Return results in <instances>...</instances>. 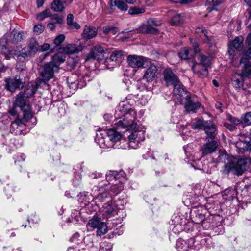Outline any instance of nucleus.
I'll return each mask as SVG.
<instances>
[{"instance_id": "39448f33", "label": "nucleus", "mask_w": 251, "mask_h": 251, "mask_svg": "<svg viewBox=\"0 0 251 251\" xmlns=\"http://www.w3.org/2000/svg\"><path fill=\"white\" fill-rule=\"evenodd\" d=\"M22 112V119L17 118L11 124L12 127H23L25 126V122H28L33 118V112L30 105H25L21 108Z\"/></svg>"}, {"instance_id": "dca6fc26", "label": "nucleus", "mask_w": 251, "mask_h": 251, "mask_svg": "<svg viewBox=\"0 0 251 251\" xmlns=\"http://www.w3.org/2000/svg\"><path fill=\"white\" fill-rule=\"evenodd\" d=\"M105 134V132L103 133L101 131H99L96 134L95 139V142L101 148L107 149L113 147V144L110 141H106Z\"/></svg>"}, {"instance_id": "4c0bfd02", "label": "nucleus", "mask_w": 251, "mask_h": 251, "mask_svg": "<svg viewBox=\"0 0 251 251\" xmlns=\"http://www.w3.org/2000/svg\"><path fill=\"white\" fill-rule=\"evenodd\" d=\"M65 2L61 0H54L51 3V8L54 11H62L64 8Z\"/></svg>"}, {"instance_id": "69168bd1", "label": "nucleus", "mask_w": 251, "mask_h": 251, "mask_svg": "<svg viewBox=\"0 0 251 251\" xmlns=\"http://www.w3.org/2000/svg\"><path fill=\"white\" fill-rule=\"evenodd\" d=\"M51 19L53 21L52 22L54 23V24L56 23L61 24L62 22V19L57 17V16H53Z\"/></svg>"}, {"instance_id": "ea45409f", "label": "nucleus", "mask_w": 251, "mask_h": 251, "mask_svg": "<svg viewBox=\"0 0 251 251\" xmlns=\"http://www.w3.org/2000/svg\"><path fill=\"white\" fill-rule=\"evenodd\" d=\"M242 126L243 127L251 125V112L244 114L241 117Z\"/></svg>"}, {"instance_id": "09e8293b", "label": "nucleus", "mask_w": 251, "mask_h": 251, "mask_svg": "<svg viewBox=\"0 0 251 251\" xmlns=\"http://www.w3.org/2000/svg\"><path fill=\"white\" fill-rule=\"evenodd\" d=\"M226 116L227 118V119L232 124L237 126L239 124L242 125V120L241 118L240 119L233 116L229 113H227L226 114Z\"/></svg>"}, {"instance_id": "a878e982", "label": "nucleus", "mask_w": 251, "mask_h": 251, "mask_svg": "<svg viewBox=\"0 0 251 251\" xmlns=\"http://www.w3.org/2000/svg\"><path fill=\"white\" fill-rule=\"evenodd\" d=\"M9 44V43H7V42H1V38L0 39V51H1V54L3 55L5 57V59L8 60L11 57V55L12 54L14 55V53L16 52L15 50L14 53H12V50H10L9 48L7 45ZM18 51V50H16Z\"/></svg>"}, {"instance_id": "680f3d73", "label": "nucleus", "mask_w": 251, "mask_h": 251, "mask_svg": "<svg viewBox=\"0 0 251 251\" xmlns=\"http://www.w3.org/2000/svg\"><path fill=\"white\" fill-rule=\"evenodd\" d=\"M198 217L199 220H195L196 223L201 224L202 226H204V225L207 222V221L204 220V216L203 214H201L198 215Z\"/></svg>"}, {"instance_id": "8fccbe9b", "label": "nucleus", "mask_w": 251, "mask_h": 251, "mask_svg": "<svg viewBox=\"0 0 251 251\" xmlns=\"http://www.w3.org/2000/svg\"><path fill=\"white\" fill-rule=\"evenodd\" d=\"M51 15V12L50 9H46L44 11L38 13L37 16V19L39 20H43L47 17H49Z\"/></svg>"}, {"instance_id": "4d7b16f0", "label": "nucleus", "mask_w": 251, "mask_h": 251, "mask_svg": "<svg viewBox=\"0 0 251 251\" xmlns=\"http://www.w3.org/2000/svg\"><path fill=\"white\" fill-rule=\"evenodd\" d=\"M228 196L229 200H233L237 197V192L235 189L229 190L226 194Z\"/></svg>"}, {"instance_id": "393cba45", "label": "nucleus", "mask_w": 251, "mask_h": 251, "mask_svg": "<svg viewBox=\"0 0 251 251\" xmlns=\"http://www.w3.org/2000/svg\"><path fill=\"white\" fill-rule=\"evenodd\" d=\"M244 77L240 73H235L232 75L231 81L232 85L235 88H241L244 85Z\"/></svg>"}, {"instance_id": "603ef678", "label": "nucleus", "mask_w": 251, "mask_h": 251, "mask_svg": "<svg viewBox=\"0 0 251 251\" xmlns=\"http://www.w3.org/2000/svg\"><path fill=\"white\" fill-rule=\"evenodd\" d=\"M149 99L150 97L149 95L147 94H144L139 97L138 102L142 106H145L148 103Z\"/></svg>"}, {"instance_id": "774afa93", "label": "nucleus", "mask_w": 251, "mask_h": 251, "mask_svg": "<svg viewBox=\"0 0 251 251\" xmlns=\"http://www.w3.org/2000/svg\"><path fill=\"white\" fill-rule=\"evenodd\" d=\"M69 26L72 28H75L76 29H79L80 28L79 24L75 21H73L72 24L69 25Z\"/></svg>"}, {"instance_id": "7ed1b4c3", "label": "nucleus", "mask_w": 251, "mask_h": 251, "mask_svg": "<svg viewBox=\"0 0 251 251\" xmlns=\"http://www.w3.org/2000/svg\"><path fill=\"white\" fill-rule=\"evenodd\" d=\"M17 48L18 49V51H15L16 52L14 53V55L20 58L25 59L28 56H34L39 51V45L36 39L31 38L29 41L27 47L24 48H22L21 47Z\"/></svg>"}, {"instance_id": "0eeeda50", "label": "nucleus", "mask_w": 251, "mask_h": 251, "mask_svg": "<svg viewBox=\"0 0 251 251\" xmlns=\"http://www.w3.org/2000/svg\"><path fill=\"white\" fill-rule=\"evenodd\" d=\"M173 86V94L176 97V103L182 104L183 100L188 99L191 94L180 81Z\"/></svg>"}, {"instance_id": "052dcab7", "label": "nucleus", "mask_w": 251, "mask_h": 251, "mask_svg": "<svg viewBox=\"0 0 251 251\" xmlns=\"http://www.w3.org/2000/svg\"><path fill=\"white\" fill-rule=\"evenodd\" d=\"M190 43L192 45V47H193L195 52H198L200 51V49L199 48V45L198 44L197 41L195 39H191Z\"/></svg>"}, {"instance_id": "1a4fd4ad", "label": "nucleus", "mask_w": 251, "mask_h": 251, "mask_svg": "<svg viewBox=\"0 0 251 251\" xmlns=\"http://www.w3.org/2000/svg\"><path fill=\"white\" fill-rule=\"evenodd\" d=\"M4 81L5 89L11 92H14L16 90L22 88L24 85V81L18 75L14 78H6Z\"/></svg>"}, {"instance_id": "6e6552de", "label": "nucleus", "mask_w": 251, "mask_h": 251, "mask_svg": "<svg viewBox=\"0 0 251 251\" xmlns=\"http://www.w3.org/2000/svg\"><path fill=\"white\" fill-rule=\"evenodd\" d=\"M129 65L132 68L147 67L151 63V59L142 56L129 55L127 57Z\"/></svg>"}, {"instance_id": "e433bc0d", "label": "nucleus", "mask_w": 251, "mask_h": 251, "mask_svg": "<svg viewBox=\"0 0 251 251\" xmlns=\"http://www.w3.org/2000/svg\"><path fill=\"white\" fill-rule=\"evenodd\" d=\"M221 3V0H207L206 5L209 12L218 10L217 6Z\"/></svg>"}, {"instance_id": "72a5a7b5", "label": "nucleus", "mask_w": 251, "mask_h": 251, "mask_svg": "<svg viewBox=\"0 0 251 251\" xmlns=\"http://www.w3.org/2000/svg\"><path fill=\"white\" fill-rule=\"evenodd\" d=\"M195 32L199 35L204 43L209 42V39L207 36V32L204 27L201 26L197 27L195 30Z\"/></svg>"}, {"instance_id": "20e7f679", "label": "nucleus", "mask_w": 251, "mask_h": 251, "mask_svg": "<svg viewBox=\"0 0 251 251\" xmlns=\"http://www.w3.org/2000/svg\"><path fill=\"white\" fill-rule=\"evenodd\" d=\"M243 37L242 36H238L230 42L228 45V52L229 56V58L230 60H232L231 63L233 66H236L233 60L236 58L235 50L240 51L243 50Z\"/></svg>"}, {"instance_id": "7c9ffc66", "label": "nucleus", "mask_w": 251, "mask_h": 251, "mask_svg": "<svg viewBox=\"0 0 251 251\" xmlns=\"http://www.w3.org/2000/svg\"><path fill=\"white\" fill-rule=\"evenodd\" d=\"M27 98L23 95V92H20L18 95H17L14 104L15 107H19L21 108H23L25 105H29L26 103Z\"/></svg>"}, {"instance_id": "9b49d317", "label": "nucleus", "mask_w": 251, "mask_h": 251, "mask_svg": "<svg viewBox=\"0 0 251 251\" xmlns=\"http://www.w3.org/2000/svg\"><path fill=\"white\" fill-rule=\"evenodd\" d=\"M26 38V34L23 32L14 30L11 33L5 34L1 38V42L9 44H17Z\"/></svg>"}, {"instance_id": "473e14b6", "label": "nucleus", "mask_w": 251, "mask_h": 251, "mask_svg": "<svg viewBox=\"0 0 251 251\" xmlns=\"http://www.w3.org/2000/svg\"><path fill=\"white\" fill-rule=\"evenodd\" d=\"M110 9L112 10L114 6L117 7L119 9L124 11L126 10V4L125 0H110L109 2Z\"/></svg>"}, {"instance_id": "3c124183", "label": "nucleus", "mask_w": 251, "mask_h": 251, "mask_svg": "<svg viewBox=\"0 0 251 251\" xmlns=\"http://www.w3.org/2000/svg\"><path fill=\"white\" fill-rule=\"evenodd\" d=\"M145 11L144 8L131 7L128 10V14L131 15H138L143 13Z\"/></svg>"}, {"instance_id": "79ce46f5", "label": "nucleus", "mask_w": 251, "mask_h": 251, "mask_svg": "<svg viewBox=\"0 0 251 251\" xmlns=\"http://www.w3.org/2000/svg\"><path fill=\"white\" fill-rule=\"evenodd\" d=\"M184 21L183 17L180 14H175L171 19V24L173 25H177Z\"/></svg>"}, {"instance_id": "6ab92c4d", "label": "nucleus", "mask_w": 251, "mask_h": 251, "mask_svg": "<svg viewBox=\"0 0 251 251\" xmlns=\"http://www.w3.org/2000/svg\"><path fill=\"white\" fill-rule=\"evenodd\" d=\"M192 70L194 74L201 78L207 77L208 74L207 68L202 67L201 64H198V63H194Z\"/></svg>"}, {"instance_id": "f8f14e48", "label": "nucleus", "mask_w": 251, "mask_h": 251, "mask_svg": "<svg viewBox=\"0 0 251 251\" xmlns=\"http://www.w3.org/2000/svg\"><path fill=\"white\" fill-rule=\"evenodd\" d=\"M161 22L154 19H150L148 20V25H145L140 27V31L144 33L156 34L158 29L153 26H158L161 25Z\"/></svg>"}, {"instance_id": "5701e85b", "label": "nucleus", "mask_w": 251, "mask_h": 251, "mask_svg": "<svg viewBox=\"0 0 251 251\" xmlns=\"http://www.w3.org/2000/svg\"><path fill=\"white\" fill-rule=\"evenodd\" d=\"M217 148V143L215 141H211L204 144L201 147L203 155H206L214 152Z\"/></svg>"}, {"instance_id": "b1692460", "label": "nucleus", "mask_w": 251, "mask_h": 251, "mask_svg": "<svg viewBox=\"0 0 251 251\" xmlns=\"http://www.w3.org/2000/svg\"><path fill=\"white\" fill-rule=\"evenodd\" d=\"M82 50V46L75 44H68L63 48V51L66 54L77 53Z\"/></svg>"}, {"instance_id": "de8ad7c7", "label": "nucleus", "mask_w": 251, "mask_h": 251, "mask_svg": "<svg viewBox=\"0 0 251 251\" xmlns=\"http://www.w3.org/2000/svg\"><path fill=\"white\" fill-rule=\"evenodd\" d=\"M228 159L227 154L224 151H220L216 158V162L225 163Z\"/></svg>"}, {"instance_id": "f3484780", "label": "nucleus", "mask_w": 251, "mask_h": 251, "mask_svg": "<svg viewBox=\"0 0 251 251\" xmlns=\"http://www.w3.org/2000/svg\"><path fill=\"white\" fill-rule=\"evenodd\" d=\"M147 67L148 68L145 72L143 79L147 82H150L152 81L155 78L157 68L155 65L151 62Z\"/></svg>"}, {"instance_id": "a211bd4d", "label": "nucleus", "mask_w": 251, "mask_h": 251, "mask_svg": "<svg viewBox=\"0 0 251 251\" xmlns=\"http://www.w3.org/2000/svg\"><path fill=\"white\" fill-rule=\"evenodd\" d=\"M105 53V50L103 47L100 45H97L93 47L90 53L86 58V61L96 58L99 59L100 55Z\"/></svg>"}, {"instance_id": "864d4df0", "label": "nucleus", "mask_w": 251, "mask_h": 251, "mask_svg": "<svg viewBox=\"0 0 251 251\" xmlns=\"http://www.w3.org/2000/svg\"><path fill=\"white\" fill-rule=\"evenodd\" d=\"M100 223V219L98 217H93L90 219L88 223V225L91 227L97 228L99 224Z\"/></svg>"}, {"instance_id": "f257e3e1", "label": "nucleus", "mask_w": 251, "mask_h": 251, "mask_svg": "<svg viewBox=\"0 0 251 251\" xmlns=\"http://www.w3.org/2000/svg\"><path fill=\"white\" fill-rule=\"evenodd\" d=\"M115 115L117 118H123L115 123L116 126V129L110 128L108 129L105 133L107 134L108 137V141H110L113 144L114 148H118V145L114 147V145L120 141L122 135L121 129L126 128V120L124 117L126 116V103L124 101H121L119 105L116 107Z\"/></svg>"}, {"instance_id": "13d9d810", "label": "nucleus", "mask_w": 251, "mask_h": 251, "mask_svg": "<svg viewBox=\"0 0 251 251\" xmlns=\"http://www.w3.org/2000/svg\"><path fill=\"white\" fill-rule=\"evenodd\" d=\"M44 29V26L40 24H37L34 26L33 31L35 34L39 35L42 33Z\"/></svg>"}, {"instance_id": "ddd939ff", "label": "nucleus", "mask_w": 251, "mask_h": 251, "mask_svg": "<svg viewBox=\"0 0 251 251\" xmlns=\"http://www.w3.org/2000/svg\"><path fill=\"white\" fill-rule=\"evenodd\" d=\"M201 106V103L194 96L190 95L188 99L185 100L184 108L188 112L196 113Z\"/></svg>"}, {"instance_id": "c03bdc74", "label": "nucleus", "mask_w": 251, "mask_h": 251, "mask_svg": "<svg viewBox=\"0 0 251 251\" xmlns=\"http://www.w3.org/2000/svg\"><path fill=\"white\" fill-rule=\"evenodd\" d=\"M205 121L200 119H196L191 124L192 128L196 129H202L204 127V124Z\"/></svg>"}, {"instance_id": "4be33fe9", "label": "nucleus", "mask_w": 251, "mask_h": 251, "mask_svg": "<svg viewBox=\"0 0 251 251\" xmlns=\"http://www.w3.org/2000/svg\"><path fill=\"white\" fill-rule=\"evenodd\" d=\"M203 129L207 135V138L213 139L216 136V128L215 125L211 121H207L204 124Z\"/></svg>"}, {"instance_id": "2eb2a0df", "label": "nucleus", "mask_w": 251, "mask_h": 251, "mask_svg": "<svg viewBox=\"0 0 251 251\" xmlns=\"http://www.w3.org/2000/svg\"><path fill=\"white\" fill-rule=\"evenodd\" d=\"M164 79L167 85L174 86L180 81L178 77L170 69H166L163 72Z\"/></svg>"}, {"instance_id": "6e6d98bb", "label": "nucleus", "mask_w": 251, "mask_h": 251, "mask_svg": "<svg viewBox=\"0 0 251 251\" xmlns=\"http://www.w3.org/2000/svg\"><path fill=\"white\" fill-rule=\"evenodd\" d=\"M112 248V245L109 243L104 242L100 246L99 251H111Z\"/></svg>"}, {"instance_id": "f704fd0d", "label": "nucleus", "mask_w": 251, "mask_h": 251, "mask_svg": "<svg viewBox=\"0 0 251 251\" xmlns=\"http://www.w3.org/2000/svg\"><path fill=\"white\" fill-rule=\"evenodd\" d=\"M99 194L95 195L94 198L98 200L100 202H103L105 199L107 197V193L106 189L103 188L102 186H100V188L98 190Z\"/></svg>"}, {"instance_id": "c85d7f7f", "label": "nucleus", "mask_w": 251, "mask_h": 251, "mask_svg": "<svg viewBox=\"0 0 251 251\" xmlns=\"http://www.w3.org/2000/svg\"><path fill=\"white\" fill-rule=\"evenodd\" d=\"M240 63L243 64L241 74L242 76L246 77L251 76V61H241L240 60Z\"/></svg>"}, {"instance_id": "49530a36", "label": "nucleus", "mask_w": 251, "mask_h": 251, "mask_svg": "<svg viewBox=\"0 0 251 251\" xmlns=\"http://www.w3.org/2000/svg\"><path fill=\"white\" fill-rule=\"evenodd\" d=\"M97 228V234L100 236L105 234L107 232V226L103 222H100Z\"/></svg>"}, {"instance_id": "4468645a", "label": "nucleus", "mask_w": 251, "mask_h": 251, "mask_svg": "<svg viewBox=\"0 0 251 251\" xmlns=\"http://www.w3.org/2000/svg\"><path fill=\"white\" fill-rule=\"evenodd\" d=\"M136 112L132 108H128L126 106V130H132L136 128L137 123L135 121Z\"/></svg>"}, {"instance_id": "37998d69", "label": "nucleus", "mask_w": 251, "mask_h": 251, "mask_svg": "<svg viewBox=\"0 0 251 251\" xmlns=\"http://www.w3.org/2000/svg\"><path fill=\"white\" fill-rule=\"evenodd\" d=\"M178 56L181 59H189L191 56L189 54V50L187 47L182 48L178 53Z\"/></svg>"}, {"instance_id": "c756f323", "label": "nucleus", "mask_w": 251, "mask_h": 251, "mask_svg": "<svg viewBox=\"0 0 251 251\" xmlns=\"http://www.w3.org/2000/svg\"><path fill=\"white\" fill-rule=\"evenodd\" d=\"M125 172L123 171H121L119 173L114 171H108L106 174V179L108 181H112L113 180H118L123 176Z\"/></svg>"}, {"instance_id": "423d86ee", "label": "nucleus", "mask_w": 251, "mask_h": 251, "mask_svg": "<svg viewBox=\"0 0 251 251\" xmlns=\"http://www.w3.org/2000/svg\"><path fill=\"white\" fill-rule=\"evenodd\" d=\"M58 71L57 65L49 62L45 63L43 66V69L40 72V75L44 81H47L52 78L54 76V74Z\"/></svg>"}, {"instance_id": "2f4dec72", "label": "nucleus", "mask_w": 251, "mask_h": 251, "mask_svg": "<svg viewBox=\"0 0 251 251\" xmlns=\"http://www.w3.org/2000/svg\"><path fill=\"white\" fill-rule=\"evenodd\" d=\"M123 58L122 52L121 50H115L111 54L109 60L115 62V65H119Z\"/></svg>"}, {"instance_id": "5fc2aeb1", "label": "nucleus", "mask_w": 251, "mask_h": 251, "mask_svg": "<svg viewBox=\"0 0 251 251\" xmlns=\"http://www.w3.org/2000/svg\"><path fill=\"white\" fill-rule=\"evenodd\" d=\"M67 82L68 86L72 89L73 90H75L78 88L77 81H74L72 80V78L69 77L67 79Z\"/></svg>"}, {"instance_id": "9d476101", "label": "nucleus", "mask_w": 251, "mask_h": 251, "mask_svg": "<svg viewBox=\"0 0 251 251\" xmlns=\"http://www.w3.org/2000/svg\"><path fill=\"white\" fill-rule=\"evenodd\" d=\"M145 139L144 131L135 130L128 135V147L130 149H136L141 141Z\"/></svg>"}, {"instance_id": "a19ab883", "label": "nucleus", "mask_w": 251, "mask_h": 251, "mask_svg": "<svg viewBox=\"0 0 251 251\" xmlns=\"http://www.w3.org/2000/svg\"><path fill=\"white\" fill-rule=\"evenodd\" d=\"M36 89L33 86L28 85L26 86L25 90L23 92V95L28 99L32 97L36 92Z\"/></svg>"}, {"instance_id": "0e129e2a", "label": "nucleus", "mask_w": 251, "mask_h": 251, "mask_svg": "<svg viewBox=\"0 0 251 251\" xmlns=\"http://www.w3.org/2000/svg\"><path fill=\"white\" fill-rule=\"evenodd\" d=\"M50 48V45L48 43H44L41 46H39V51H45Z\"/></svg>"}, {"instance_id": "58836bf2", "label": "nucleus", "mask_w": 251, "mask_h": 251, "mask_svg": "<svg viewBox=\"0 0 251 251\" xmlns=\"http://www.w3.org/2000/svg\"><path fill=\"white\" fill-rule=\"evenodd\" d=\"M198 60L200 61L198 64H201L202 67H206L209 66L210 65V59L209 57L202 54H200L198 55Z\"/></svg>"}, {"instance_id": "aec40b11", "label": "nucleus", "mask_w": 251, "mask_h": 251, "mask_svg": "<svg viewBox=\"0 0 251 251\" xmlns=\"http://www.w3.org/2000/svg\"><path fill=\"white\" fill-rule=\"evenodd\" d=\"M247 46H250L247 50H244L241 53V61H251V32L247 37L245 41Z\"/></svg>"}, {"instance_id": "cd10ccee", "label": "nucleus", "mask_w": 251, "mask_h": 251, "mask_svg": "<svg viewBox=\"0 0 251 251\" xmlns=\"http://www.w3.org/2000/svg\"><path fill=\"white\" fill-rule=\"evenodd\" d=\"M97 33V30L90 26L86 25L83 29L82 36L84 38L90 39L94 37Z\"/></svg>"}, {"instance_id": "338daca9", "label": "nucleus", "mask_w": 251, "mask_h": 251, "mask_svg": "<svg viewBox=\"0 0 251 251\" xmlns=\"http://www.w3.org/2000/svg\"><path fill=\"white\" fill-rule=\"evenodd\" d=\"M74 21V16L72 14H69L68 15L67 17V23L68 25H70V24H72L73 22Z\"/></svg>"}, {"instance_id": "bf43d9fd", "label": "nucleus", "mask_w": 251, "mask_h": 251, "mask_svg": "<svg viewBox=\"0 0 251 251\" xmlns=\"http://www.w3.org/2000/svg\"><path fill=\"white\" fill-rule=\"evenodd\" d=\"M65 39V36L63 34H59L55 38L54 43L58 47L64 41Z\"/></svg>"}, {"instance_id": "412c9836", "label": "nucleus", "mask_w": 251, "mask_h": 251, "mask_svg": "<svg viewBox=\"0 0 251 251\" xmlns=\"http://www.w3.org/2000/svg\"><path fill=\"white\" fill-rule=\"evenodd\" d=\"M101 212L103 216L106 218H109L113 216L116 213V207L114 204L112 202L106 203L103 206Z\"/></svg>"}, {"instance_id": "e2e57ef3", "label": "nucleus", "mask_w": 251, "mask_h": 251, "mask_svg": "<svg viewBox=\"0 0 251 251\" xmlns=\"http://www.w3.org/2000/svg\"><path fill=\"white\" fill-rule=\"evenodd\" d=\"M224 126L226 128L231 131H233L237 129L236 126L233 124H229L228 123L225 122L224 124Z\"/></svg>"}, {"instance_id": "c9c22d12", "label": "nucleus", "mask_w": 251, "mask_h": 251, "mask_svg": "<svg viewBox=\"0 0 251 251\" xmlns=\"http://www.w3.org/2000/svg\"><path fill=\"white\" fill-rule=\"evenodd\" d=\"M65 60V57L64 55L59 52L53 56L52 61L50 62H52L55 65H57L58 69H59L60 65L63 63Z\"/></svg>"}, {"instance_id": "bb28decb", "label": "nucleus", "mask_w": 251, "mask_h": 251, "mask_svg": "<svg viewBox=\"0 0 251 251\" xmlns=\"http://www.w3.org/2000/svg\"><path fill=\"white\" fill-rule=\"evenodd\" d=\"M236 151L239 153H242L251 149L250 142L239 140L235 144Z\"/></svg>"}, {"instance_id": "f03ea898", "label": "nucleus", "mask_w": 251, "mask_h": 251, "mask_svg": "<svg viewBox=\"0 0 251 251\" xmlns=\"http://www.w3.org/2000/svg\"><path fill=\"white\" fill-rule=\"evenodd\" d=\"M251 163L250 158H241L233 160L224 165L222 174L226 175L231 173L237 176H241L249 167Z\"/></svg>"}, {"instance_id": "a18cd8bd", "label": "nucleus", "mask_w": 251, "mask_h": 251, "mask_svg": "<svg viewBox=\"0 0 251 251\" xmlns=\"http://www.w3.org/2000/svg\"><path fill=\"white\" fill-rule=\"evenodd\" d=\"M118 32L117 28L111 26H105L103 27V32L107 35L112 33L113 35H115Z\"/></svg>"}]
</instances>
